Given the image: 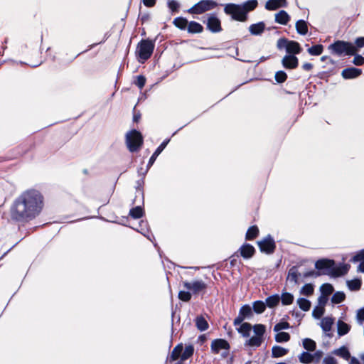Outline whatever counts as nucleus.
<instances>
[{"label": "nucleus", "mask_w": 364, "mask_h": 364, "mask_svg": "<svg viewBox=\"0 0 364 364\" xmlns=\"http://www.w3.org/2000/svg\"><path fill=\"white\" fill-rule=\"evenodd\" d=\"M43 205V198L40 192L27 190L15 200L11 211V217L16 220L32 219L40 213Z\"/></svg>", "instance_id": "f257e3e1"}, {"label": "nucleus", "mask_w": 364, "mask_h": 364, "mask_svg": "<svg viewBox=\"0 0 364 364\" xmlns=\"http://www.w3.org/2000/svg\"><path fill=\"white\" fill-rule=\"evenodd\" d=\"M277 47L279 50L285 49L287 52V55L282 60L284 68H296L299 60L296 54L300 53L302 50L300 44L296 41L281 38L277 41Z\"/></svg>", "instance_id": "f03ea898"}, {"label": "nucleus", "mask_w": 364, "mask_h": 364, "mask_svg": "<svg viewBox=\"0 0 364 364\" xmlns=\"http://www.w3.org/2000/svg\"><path fill=\"white\" fill-rule=\"evenodd\" d=\"M315 267L316 269L321 270L323 274H331L334 277L345 274L349 269L348 264L335 267V263L333 260L326 259L318 260L315 264Z\"/></svg>", "instance_id": "7ed1b4c3"}, {"label": "nucleus", "mask_w": 364, "mask_h": 364, "mask_svg": "<svg viewBox=\"0 0 364 364\" xmlns=\"http://www.w3.org/2000/svg\"><path fill=\"white\" fill-rule=\"evenodd\" d=\"M352 42L343 40H336L330 44L328 49L331 53L338 57L349 56L353 54Z\"/></svg>", "instance_id": "20e7f679"}, {"label": "nucleus", "mask_w": 364, "mask_h": 364, "mask_svg": "<svg viewBox=\"0 0 364 364\" xmlns=\"http://www.w3.org/2000/svg\"><path fill=\"white\" fill-rule=\"evenodd\" d=\"M154 43L149 39H142L137 44L136 55L139 62L144 63L149 59L153 53Z\"/></svg>", "instance_id": "39448f33"}, {"label": "nucleus", "mask_w": 364, "mask_h": 364, "mask_svg": "<svg viewBox=\"0 0 364 364\" xmlns=\"http://www.w3.org/2000/svg\"><path fill=\"white\" fill-rule=\"evenodd\" d=\"M143 138L140 132L132 130L126 134V144L131 152L136 151L142 145Z\"/></svg>", "instance_id": "423d86ee"}, {"label": "nucleus", "mask_w": 364, "mask_h": 364, "mask_svg": "<svg viewBox=\"0 0 364 364\" xmlns=\"http://www.w3.org/2000/svg\"><path fill=\"white\" fill-rule=\"evenodd\" d=\"M240 8V4L228 3L224 5V12L234 21L245 22L247 18Z\"/></svg>", "instance_id": "0eeeda50"}, {"label": "nucleus", "mask_w": 364, "mask_h": 364, "mask_svg": "<svg viewBox=\"0 0 364 364\" xmlns=\"http://www.w3.org/2000/svg\"><path fill=\"white\" fill-rule=\"evenodd\" d=\"M218 6V3L213 0H200L192 7L188 12L193 14H201L207 11L215 9Z\"/></svg>", "instance_id": "6e6552de"}, {"label": "nucleus", "mask_w": 364, "mask_h": 364, "mask_svg": "<svg viewBox=\"0 0 364 364\" xmlns=\"http://www.w3.org/2000/svg\"><path fill=\"white\" fill-rule=\"evenodd\" d=\"M255 336L249 338L246 343L252 347L259 346L263 341V336L265 332V326L262 324H257L253 327Z\"/></svg>", "instance_id": "1a4fd4ad"}, {"label": "nucleus", "mask_w": 364, "mask_h": 364, "mask_svg": "<svg viewBox=\"0 0 364 364\" xmlns=\"http://www.w3.org/2000/svg\"><path fill=\"white\" fill-rule=\"evenodd\" d=\"M351 64L355 66L364 65V53L360 54L359 52H355V54L349 55L348 58H343L341 60V66H346V68H354Z\"/></svg>", "instance_id": "9d476101"}, {"label": "nucleus", "mask_w": 364, "mask_h": 364, "mask_svg": "<svg viewBox=\"0 0 364 364\" xmlns=\"http://www.w3.org/2000/svg\"><path fill=\"white\" fill-rule=\"evenodd\" d=\"M322 356L323 352L321 350H317L313 354L309 352H302L299 355V360L301 363L309 364L314 362L318 363Z\"/></svg>", "instance_id": "9b49d317"}, {"label": "nucleus", "mask_w": 364, "mask_h": 364, "mask_svg": "<svg viewBox=\"0 0 364 364\" xmlns=\"http://www.w3.org/2000/svg\"><path fill=\"white\" fill-rule=\"evenodd\" d=\"M204 23L212 33H218L222 31L221 21L215 13L208 14L207 21Z\"/></svg>", "instance_id": "f8f14e48"}, {"label": "nucleus", "mask_w": 364, "mask_h": 364, "mask_svg": "<svg viewBox=\"0 0 364 364\" xmlns=\"http://www.w3.org/2000/svg\"><path fill=\"white\" fill-rule=\"evenodd\" d=\"M257 245L261 252L267 254L272 253L275 249L274 241L269 235L263 240L258 241Z\"/></svg>", "instance_id": "ddd939ff"}, {"label": "nucleus", "mask_w": 364, "mask_h": 364, "mask_svg": "<svg viewBox=\"0 0 364 364\" xmlns=\"http://www.w3.org/2000/svg\"><path fill=\"white\" fill-rule=\"evenodd\" d=\"M183 287L188 290H191L193 293L198 294L206 288V284L201 280H196L191 282H184Z\"/></svg>", "instance_id": "4468645a"}, {"label": "nucleus", "mask_w": 364, "mask_h": 364, "mask_svg": "<svg viewBox=\"0 0 364 364\" xmlns=\"http://www.w3.org/2000/svg\"><path fill=\"white\" fill-rule=\"evenodd\" d=\"M229 348L228 343L223 339H216L211 343V350L215 353H218L222 349L228 350Z\"/></svg>", "instance_id": "2eb2a0df"}, {"label": "nucleus", "mask_w": 364, "mask_h": 364, "mask_svg": "<svg viewBox=\"0 0 364 364\" xmlns=\"http://www.w3.org/2000/svg\"><path fill=\"white\" fill-rule=\"evenodd\" d=\"M241 11H243L245 15L248 18V13L255 10L258 6L257 0H247L242 4H240Z\"/></svg>", "instance_id": "dca6fc26"}, {"label": "nucleus", "mask_w": 364, "mask_h": 364, "mask_svg": "<svg viewBox=\"0 0 364 364\" xmlns=\"http://www.w3.org/2000/svg\"><path fill=\"white\" fill-rule=\"evenodd\" d=\"M264 30L265 23L263 21L251 24L249 27V31L253 36H259L264 31Z\"/></svg>", "instance_id": "f3484780"}, {"label": "nucleus", "mask_w": 364, "mask_h": 364, "mask_svg": "<svg viewBox=\"0 0 364 364\" xmlns=\"http://www.w3.org/2000/svg\"><path fill=\"white\" fill-rule=\"evenodd\" d=\"M290 20V16L284 10H281L275 14V21L282 25H287Z\"/></svg>", "instance_id": "a211bd4d"}, {"label": "nucleus", "mask_w": 364, "mask_h": 364, "mask_svg": "<svg viewBox=\"0 0 364 364\" xmlns=\"http://www.w3.org/2000/svg\"><path fill=\"white\" fill-rule=\"evenodd\" d=\"M187 31L189 33H200L203 31V26L197 21H191L188 23Z\"/></svg>", "instance_id": "6ab92c4d"}, {"label": "nucleus", "mask_w": 364, "mask_h": 364, "mask_svg": "<svg viewBox=\"0 0 364 364\" xmlns=\"http://www.w3.org/2000/svg\"><path fill=\"white\" fill-rule=\"evenodd\" d=\"M240 254L242 257L245 259L252 257L255 253V248L250 244L243 245L240 249Z\"/></svg>", "instance_id": "aec40b11"}, {"label": "nucleus", "mask_w": 364, "mask_h": 364, "mask_svg": "<svg viewBox=\"0 0 364 364\" xmlns=\"http://www.w3.org/2000/svg\"><path fill=\"white\" fill-rule=\"evenodd\" d=\"M308 24L309 23L303 19H299L296 22V32L301 36H305L308 33Z\"/></svg>", "instance_id": "412c9836"}, {"label": "nucleus", "mask_w": 364, "mask_h": 364, "mask_svg": "<svg viewBox=\"0 0 364 364\" xmlns=\"http://www.w3.org/2000/svg\"><path fill=\"white\" fill-rule=\"evenodd\" d=\"M169 142V140H166L161 144V145L156 149V150L154 151L153 155L151 156L149 163H148V168H149L152 164L154 163L155 160L158 157V156L161 154V152L165 149L168 143Z\"/></svg>", "instance_id": "4be33fe9"}, {"label": "nucleus", "mask_w": 364, "mask_h": 364, "mask_svg": "<svg viewBox=\"0 0 364 364\" xmlns=\"http://www.w3.org/2000/svg\"><path fill=\"white\" fill-rule=\"evenodd\" d=\"M188 23V20L182 16L175 18L173 21V24L180 30L187 29Z\"/></svg>", "instance_id": "5701e85b"}, {"label": "nucleus", "mask_w": 364, "mask_h": 364, "mask_svg": "<svg viewBox=\"0 0 364 364\" xmlns=\"http://www.w3.org/2000/svg\"><path fill=\"white\" fill-rule=\"evenodd\" d=\"M351 261L355 262L361 261L360 264L358 267L359 272L364 273V250L358 252L352 259Z\"/></svg>", "instance_id": "b1692460"}, {"label": "nucleus", "mask_w": 364, "mask_h": 364, "mask_svg": "<svg viewBox=\"0 0 364 364\" xmlns=\"http://www.w3.org/2000/svg\"><path fill=\"white\" fill-rule=\"evenodd\" d=\"M361 74L360 70H343L341 75L345 79H353Z\"/></svg>", "instance_id": "393cba45"}, {"label": "nucleus", "mask_w": 364, "mask_h": 364, "mask_svg": "<svg viewBox=\"0 0 364 364\" xmlns=\"http://www.w3.org/2000/svg\"><path fill=\"white\" fill-rule=\"evenodd\" d=\"M288 353V349L279 346H274L272 349V355L273 358H279L285 355Z\"/></svg>", "instance_id": "a878e982"}, {"label": "nucleus", "mask_w": 364, "mask_h": 364, "mask_svg": "<svg viewBox=\"0 0 364 364\" xmlns=\"http://www.w3.org/2000/svg\"><path fill=\"white\" fill-rule=\"evenodd\" d=\"M299 277V273L298 272L297 269L295 267H293L289 271L287 280L291 283L296 284L298 283Z\"/></svg>", "instance_id": "bb28decb"}, {"label": "nucleus", "mask_w": 364, "mask_h": 364, "mask_svg": "<svg viewBox=\"0 0 364 364\" xmlns=\"http://www.w3.org/2000/svg\"><path fill=\"white\" fill-rule=\"evenodd\" d=\"M333 324V319L331 317H325L321 321V327L325 332L330 331Z\"/></svg>", "instance_id": "cd10ccee"}, {"label": "nucleus", "mask_w": 364, "mask_h": 364, "mask_svg": "<svg viewBox=\"0 0 364 364\" xmlns=\"http://www.w3.org/2000/svg\"><path fill=\"white\" fill-rule=\"evenodd\" d=\"M251 330L252 326L249 323H243L237 328L238 332L244 337H249Z\"/></svg>", "instance_id": "c85d7f7f"}, {"label": "nucleus", "mask_w": 364, "mask_h": 364, "mask_svg": "<svg viewBox=\"0 0 364 364\" xmlns=\"http://www.w3.org/2000/svg\"><path fill=\"white\" fill-rule=\"evenodd\" d=\"M353 54L355 52H360V49L364 47V36L358 37L354 42H352Z\"/></svg>", "instance_id": "c756f323"}, {"label": "nucleus", "mask_w": 364, "mask_h": 364, "mask_svg": "<svg viewBox=\"0 0 364 364\" xmlns=\"http://www.w3.org/2000/svg\"><path fill=\"white\" fill-rule=\"evenodd\" d=\"M167 6L172 14L179 12L181 4L176 0H167Z\"/></svg>", "instance_id": "7c9ffc66"}, {"label": "nucleus", "mask_w": 364, "mask_h": 364, "mask_svg": "<svg viewBox=\"0 0 364 364\" xmlns=\"http://www.w3.org/2000/svg\"><path fill=\"white\" fill-rule=\"evenodd\" d=\"M333 353L347 360L350 358V353L348 348L345 346H342L340 348L335 350Z\"/></svg>", "instance_id": "2f4dec72"}, {"label": "nucleus", "mask_w": 364, "mask_h": 364, "mask_svg": "<svg viewBox=\"0 0 364 364\" xmlns=\"http://www.w3.org/2000/svg\"><path fill=\"white\" fill-rule=\"evenodd\" d=\"M183 350V346L181 344H179V345L176 346L173 349V350L171 352V357H170L171 360H176L180 357L181 358Z\"/></svg>", "instance_id": "473e14b6"}, {"label": "nucleus", "mask_w": 364, "mask_h": 364, "mask_svg": "<svg viewBox=\"0 0 364 364\" xmlns=\"http://www.w3.org/2000/svg\"><path fill=\"white\" fill-rule=\"evenodd\" d=\"M323 50V46L321 44H316L308 48V53L311 55H319Z\"/></svg>", "instance_id": "72a5a7b5"}, {"label": "nucleus", "mask_w": 364, "mask_h": 364, "mask_svg": "<svg viewBox=\"0 0 364 364\" xmlns=\"http://www.w3.org/2000/svg\"><path fill=\"white\" fill-rule=\"evenodd\" d=\"M350 326L342 321L338 322V333L339 336H343L350 331Z\"/></svg>", "instance_id": "f704fd0d"}, {"label": "nucleus", "mask_w": 364, "mask_h": 364, "mask_svg": "<svg viewBox=\"0 0 364 364\" xmlns=\"http://www.w3.org/2000/svg\"><path fill=\"white\" fill-rule=\"evenodd\" d=\"M280 300L279 295H272L266 299V305L269 308L276 306Z\"/></svg>", "instance_id": "c9c22d12"}, {"label": "nucleus", "mask_w": 364, "mask_h": 364, "mask_svg": "<svg viewBox=\"0 0 364 364\" xmlns=\"http://www.w3.org/2000/svg\"><path fill=\"white\" fill-rule=\"evenodd\" d=\"M303 347L308 351H314L316 344L314 341L310 338H305L302 341Z\"/></svg>", "instance_id": "e433bc0d"}, {"label": "nucleus", "mask_w": 364, "mask_h": 364, "mask_svg": "<svg viewBox=\"0 0 364 364\" xmlns=\"http://www.w3.org/2000/svg\"><path fill=\"white\" fill-rule=\"evenodd\" d=\"M196 323L197 328L200 331H205L208 328V324L205 319L201 316L197 317L196 319Z\"/></svg>", "instance_id": "4c0bfd02"}, {"label": "nucleus", "mask_w": 364, "mask_h": 364, "mask_svg": "<svg viewBox=\"0 0 364 364\" xmlns=\"http://www.w3.org/2000/svg\"><path fill=\"white\" fill-rule=\"evenodd\" d=\"M259 233V229L257 226H252L250 227L246 233V239L251 240L256 237Z\"/></svg>", "instance_id": "58836bf2"}, {"label": "nucleus", "mask_w": 364, "mask_h": 364, "mask_svg": "<svg viewBox=\"0 0 364 364\" xmlns=\"http://www.w3.org/2000/svg\"><path fill=\"white\" fill-rule=\"evenodd\" d=\"M290 339V335L286 332H279L275 335V341L278 343L287 342Z\"/></svg>", "instance_id": "ea45409f"}, {"label": "nucleus", "mask_w": 364, "mask_h": 364, "mask_svg": "<svg viewBox=\"0 0 364 364\" xmlns=\"http://www.w3.org/2000/svg\"><path fill=\"white\" fill-rule=\"evenodd\" d=\"M297 304L301 309L303 311H309L311 307V302L304 299V298H299L297 299Z\"/></svg>", "instance_id": "a19ab883"}, {"label": "nucleus", "mask_w": 364, "mask_h": 364, "mask_svg": "<svg viewBox=\"0 0 364 364\" xmlns=\"http://www.w3.org/2000/svg\"><path fill=\"white\" fill-rule=\"evenodd\" d=\"M283 305H289L294 301V296L288 292L283 293L280 297Z\"/></svg>", "instance_id": "79ce46f5"}, {"label": "nucleus", "mask_w": 364, "mask_h": 364, "mask_svg": "<svg viewBox=\"0 0 364 364\" xmlns=\"http://www.w3.org/2000/svg\"><path fill=\"white\" fill-rule=\"evenodd\" d=\"M266 309V304L262 301H257L253 303V309L257 314H262Z\"/></svg>", "instance_id": "37998d69"}, {"label": "nucleus", "mask_w": 364, "mask_h": 364, "mask_svg": "<svg viewBox=\"0 0 364 364\" xmlns=\"http://www.w3.org/2000/svg\"><path fill=\"white\" fill-rule=\"evenodd\" d=\"M194 349L192 346H188L183 350V353L181 355V360H186L188 358H190L193 353Z\"/></svg>", "instance_id": "c03bdc74"}, {"label": "nucleus", "mask_w": 364, "mask_h": 364, "mask_svg": "<svg viewBox=\"0 0 364 364\" xmlns=\"http://www.w3.org/2000/svg\"><path fill=\"white\" fill-rule=\"evenodd\" d=\"M321 294L328 297L333 291V287L330 284H324L321 287Z\"/></svg>", "instance_id": "a18cd8bd"}, {"label": "nucleus", "mask_w": 364, "mask_h": 364, "mask_svg": "<svg viewBox=\"0 0 364 364\" xmlns=\"http://www.w3.org/2000/svg\"><path fill=\"white\" fill-rule=\"evenodd\" d=\"M346 295L342 291L336 292L331 298V301L333 304H339L345 299Z\"/></svg>", "instance_id": "49530a36"}, {"label": "nucleus", "mask_w": 364, "mask_h": 364, "mask_svg": "<svg viewBox=\"0 0 364 364\" xmlns=\"http://www.w3.org/2000/svg\"><path fill=\"white\" fill-rule=\"evenodd\" d=\"M144 213L143 209L140 206H136L130 210V215L134 218H140Z\"/></svg>", "instance_id": "de8ad7c7"}, {"label": "nucleus", "mask_w": 364, "mask_h": 364, "mask_svg": "<svg viewBox=\"0 0 364 364\" xmlns=\"http://www.w3.org/2000/svg\"><path fill=\"white\" fill-rule=\"evenodd\" d=\"M239 314L245 318H249L252 316V309L249 305H245L241 307Z\"/></svg>", "instance_id": "09e8293b"}, {"label": "nucleus", "mask_w": 364, "mask_h": 364, "mask_svg": "<svg viewBox=\"0 0 364 364\" xmlns=\"http://www.w3.org/2000/svg\"><path fill=\"white\" fill-rule=\"evenodd\" d=\"M280 6L275 0H268L265 4V9L269 11H275Z\"/></svg>", "instance_id": "8fccbe9b"}, {"label": "nucleus", "mask_w": 364, "mask_h": 364, "mask_svg": "<svg viewBox=\"0 0 364 364\" xmlns=\"http://www.w3.org/2000/svg\"><path fill=\"white\" fill-rule=\"evenodd\" d=\"M300 292L306 296L311 295L314 292V287L311 284H306L302 287Z\"/></svg>", "instance_id": "3c124183"}, {"label": "nucleus", "mask_w": 364, "mask_h": 364, "mask_svg": "<svg viewBox=\"0 0 364 364\" xmlns=\"http://www.w3.org/2000/svg\"><path fill=\"white\" fill-rule=\"evenodd\" d=\"M361 282L359 279H354L348 282V287L350 290L355 291L360 288Z\"/></svg>", "instance_id": "603ef678"}, {"label": "nucleus", "mask_w": 364, "mask_h": 364, "mask_svg": "<svg viewBox=\"0 0 364 364\" xmlns=\"http://www.w3.org/2000/svg\"><path fill=\"white\" fill-rule=\"evenodd\" d=\"M274 76L276 81L279 83L284 82L287 79V74L282 70L277 72Z\"/></svg>", "instance_id": "864d4df0"}, {"label": "nucleus", "mask_w": 364, "mask_h": 364, "mask_svg": "<svg viewBox=\"0 0 364 364\" xmlns=\"http://www.w3.org/2000/svg\"><path fill=\"white\" fill-rule=\"evenodd\" d=\"M178 299L183 301H188L191 299V294L188 291H180L178 293Z\"/></svg>", "instance_id": "5fc2aeb1"}, {"label": "nucleus", "mask_w": 364, "mask_h": 364, "mask_svg": "<svg viewBox=\"0 0 364 364\" xmlns=\"http://www.w3.org/2000/svg\"><path fill=\"white\" fill-rule=\"evenodd\" d=\"M324 313V308L323 306H317L313 311L312 314L314 317L319 318Z\"/></svg>", "instance_id": "6e6d98bb"}, {"label": "nucleus", "mask_w": 364, "mask_h": 364, "mask_svg": "<svg viewBox=\"0 0 364 364\" xmlns=\"http://www.w3.org/2000/svg\"><path fill=\"white\" fill-rule=\"evenodd\" d=\"M289 328V324L287 322H280L277 323L274 327V331L275 332L280 331L283 329H287Z\"/></svg>", "instance_id": "4d7b16f0"}, {"label": "nucleus", "mask_w": 364, "mask_h": 364, "mask_svg": "<svg viewBox=\"0 0 364 364\" xmlns=\"http://www.w3.org/2000/svg\"><path fill=\"white\" fill-rule=\"evenodd\" d=\"M356 319H357V322L358 323V324H360V325H363V322H364V308L361 309H359L357 311Z\"/></svg>", "instance_id": "13d9d810"}, {"label": "nucleus", "mask_w": 364, "mask_h": 364, "mask_svg": "<svg viewBox=\"0 0 364 364\" xmlns=\"http://www.w3.org/2000/svg\"><path fill=\"white\" fill-rule=\"evenodd\" d=\"M146 79L144 76L139 75L137 77L136 85L139 87L142 88L145 84Z\"/></svg>", "instance_id": "bf43d9fd"}, {"label": "nucleus", "mask_w": 364, "mask_h": 364, "mask_svg": "<svg viewBox=\"0 0 364 364\" xmlns=\"http://www.w3.org/2000/svg\"><path fill=\"white\" fill-rule=\"evenodd\" d=\"M321 60L322 61L328 60L331 64L336 65V66L341 65V60L338 61V63H336L335 60H333L332 58H331L328 56H323V57H321Z\"/></svg>", "instance_id": "052dcab7"}, {"label": "nucleus", "mask_w": 364, "mask_h": 364, "mask_svg": "<svg viewBox=\"0 0 364 364\" xmlns=\"http://www.w3.org/2000/svg\"><path fill=\"white\" fill-rule=\"evenodd\" d=\"M324 364H337L336 360L332 356H327L323 360Z\"/></svg>", "instance_id": "680f3d73"}, {"label": "nucleus", "mask_w": 364, "mask_h": 364, "mask_svg": "<svg viewBox=\"0 0 364 364\" xmlns=\"http://www.w3.org/2000/svg\"><path fill=\"white\" fill-rule=\"evenodd\" d=\"M245 318L242 316L240 315V314H238V316L235 318L234 320V325L235 326H240L242 324V322L245 320Z\"/></svg>", "instance_id": "e2e57ef3"}, {"label": "nucleus", "mask_w": 364, "mask_h": 364, "mask_svg": "<svg viewBox=\"0 0 364 364\" xmlns=\"http://www.w3.org/2000/svg\"><path fill=\"white\" fill-rule=\"evenodd\" d=\"M328 297L326 296H323L321 294V296L318 298V305L319 306H323L324 308V306L326 303L327 302Z\"/></svg>", "instance_id": "0e129e2a"}, {"label": "nucleus", "mask_w": 364, "mask_h": 364, "mask_svg": "<svg viewBox=\"0 0 364 364\" xmlns=\"http://www.w3.org/2000/svg\"><path fill=\"white\" fill-rule=\"evenodd\" d=\"M144 5L146 7H153L156 4V0H142Z\"/></svg>", "instance_id": "69168bd1"}, {"label": "nucleus", "mask_w": 364, "mask_h": 364, "mask_svg": "<svg viewBox=\"0 0 364 364\" xmlns=\"http://www.w3.org/2000/svg\"><path fill=\"white\" fill-rule=\"evenodd\" d=\"M149 14H144L139 16L140 21L142 23H145L149 19Z\"/></svg>", "instance_id": "338daca9"}, {"label": "nucleus", "mask_w": 364, "mask_h": 364, "mask_svg": "<svg viewBox=\"0 0 364 364\" xmlns=\"http://www.w3.org/2000/svg\"><path fill=\"white\" fill-rule=\"evenodd\" d=\"M350 364H360L359 360L355 358H352L350 359Z\"/></svg>", "instance_id": "774afa93"}]
</instances>
